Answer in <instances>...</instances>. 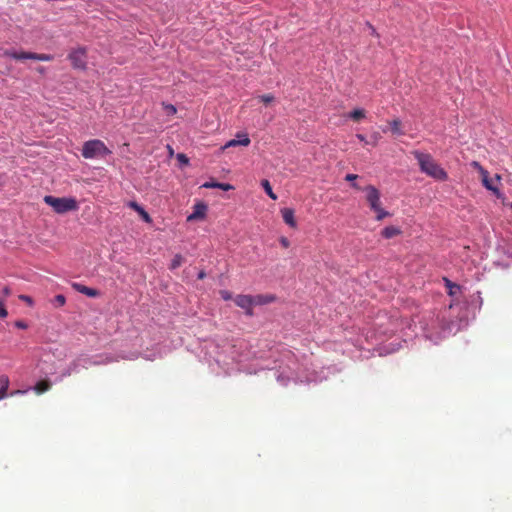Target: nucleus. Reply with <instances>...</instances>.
<instances>
[{"label":"nucleus","instance_id":"nucleus-1","mask_svg":"<svg viewBox=\"0 0 512 512\" xmlns=\"http://www.w3.org/2000/svg\"><path fill=\"white\" fill-rule=\"evenodd\" d=\"M413 155L418 161L421 172L436 180H447V172L432 158L430 154L414 151Z\"/></svg>","mask_w":512,"mask_h":512},{"label":"nucleus","instance_id":"nucleus-2","mask_svg":"<svg viewBox=\"0 0 512 512\" xmlns=\"http://www.w3.org/2000/svg\"><path fill=\"white\" fill-rule=\"evenodd\" d=\"M81 153L85 159H93L105 157L110 155L112 152L103 141L99 139H93L86 141L83 144Z\"/></svg>","mask_w":512,"mask_h":512},{"label":"nucleus","instance_id":"nucleus-3","mask_svg":"<svg viewBox=\"0 0 512 512\" xmlns=\"http://www.w3.org/2000/svg\"><path fill=\"white\" fill-rule=\"evenodd\" d=\"M363 190L366 192V200L370 209L376 213V220L381 221L390 215L389 212L382 208L380 192L375 186L368 185Z\"/></svg>","mask_w":512,"mask_h":512},{"label":"nucleus","instance_id":"nucleus-4","mask_svg":"<svg viewBox=\"0 0 512 512\" xmlns=\"http://www.w3.org/2000/svg\"><path fill=\"white\" fill-rule=\"evenodd\" d=\"M43 200L47 205L51 206L53 210L58 214H64L66 212L75 211L78 209V203L74 198H59L51 195H46Z\"/></svg>","mask_w":512,"mask_h":512},{"label":"nucleus","instance_id":"nucleus-5","mask_svg":"<svg viewBox=\"0 0 512 512\" xmlns=\"http://www.w3.org/2000/svg\"><path fill=\"white\" fill-rule=\"evenodd\" d=\"M115 361L117 359L110 355L100 356L98 360L94 361L89 358H79L70 363L65 375H71L73 372H76L79 366L87 368L89 365H105Z\"/></svg>","mask_w":512,"mask_h":512},{"label":"nucleus","instance_id":"nucleus-6","mask_svg":"<svg viewBox=\"0 0 512 512\" xmlns=\"http://www.w3.org/2000/svg\"><path fill=\"white\" fill-rule=\"evenodd\" d=\"M68 59L74 69L85 70L87 68V49L79 46L68 54Z\"/></svg>","mask_w":512,"mask_h":512},{"label":"nucleus","instance_id":"nucleus-7","mask_svg":"<svg viewBox=\"0 0 512 512\" xmlns=\"http://www.w3.org/2000/svg\"><path fill=\"white\" fill-rule=\"evenodd\" d=\"M234 301L238 307L245 310L246 315H253V296L240 294L234 298Z\"/></svg>","mask_w":512,"mask_h":512},{"label":"nucleus","instance_id":"nucleus-8","mask_svg":"<svg viewBox=\"0 0 512 512\" xmlns=\"http://www.w3.org/2000/svg\"><path fill=\"white\" fill-rule=\"evenodd\" d=\"M128 206L133 209L134 211H136L139 216L142 218V220L146 223H152V218L151 216L145 211V209L140 206L137 202L135 201H130L128 203Z\"/></svg>","mask_w":512,"mask_h":512},{"label":"nucleus","instance_id":"nucleus-9","mask_svg":"<svg viewBox=\"0 0 512 512\" xmlns=\"http://www.w3.org/2000/svg\"><path fill=\"white\" fill-rule=\"evenodd\" d=\"M4 56L13 58L15 60H27V59L33 60V52H26V51L16 52V51H12V50H6V51H4Z\"/></svg>","mask_w":512,"mask_h":512},{"label":"nucleus","instance_id":"nucleus-10","mask_svg":"<svg viewBox=\"0 0 512 512\" xmlns=\"http://www.w3.org/2000/svg\"><path fill=\"white\" fill-rule=\"evenodd\" d=\"M281 215L284 222L292 228L296 227V220L294 217V210L292 208L281 209Z\"/></svg>","mask_w":512,"mask_h":512},{"label":"nucleus","instance_id":"nucleus-11","mask_svg":"<svg viewBox=\"0 0 512 512\" xmlns=\"http://www.w3.org/2000/svg\"><path fill=\"white\" fill-rule=\"evenodd\" d=\"M237 137L239 139H232V140L228 141L225 144L224 148L234 147L237 145L248 146L251 142L250 138L248 137L247 134H239V135H237Z\"/></svg>","mask_w":512,"mask_h":512},{"label":"nucleus","instance_id":"nucleus-12","mask_svg":"<svg viewBox=\"0 0 512 512\" xmlns=\"http://www.w3.org/2000/svg\"><path fill=\"white\" fill-rule=\"evenodd\" d=\"M206 205L197 204L194 207V212L187 217L188 221L204 218L206 213Z\"/></svg>","mask_w":512,"mask_h":512},{"label":"nucleus","instance_id":"nucleus-13","mask_svg":"<svg viewBox=\"0 0 512 512\" xmlns=\"http://www.w3.org/2000/svg\"><path fill=\"white\" fill-rule=\"evenodd\" d=\"M276 297L274 295H256L253 296L254 305H265L274 302Z\"/></svg>","mask_w":512,"mask_h":512},{"label":"nucleus","instance_id":"nucleus-14","mask_svg":"<svg viewBox=\"0 0 512 512\" xmlns=\"http://www.w3.org/2000/svg\"><path fill=\"white\" fill-rule=\"evenodd\" d=\"M73 287L80 293L89 296V297H96L98 296L99 292L93 288L87 287L82 284H74Z\"/></svg>","mask_w":512,"mask_h":512},{"label":"nucleus","instance_id":"nucleus-15","mask_svg":"<svg viewBox=\"0 0 512 512\" xmlns=\"http://www.w3.org/2000/svg\"><path fill=\"white\" fill-rule=\"evenodd\" d=\"M202 187L204 188H218V189H221V190H224V191H229L231 189H233V186L228 184V183H220V182H215V181H211V182H205Z\"/></svg>","mask_w":512,"mask_h":512},{"label":"nucleus","instance_id":"nucleus-16","mask_svg":"<svg viewBox=\"0 0 512 512\" xmlns=\"http://www.w3.org/2000/svg\"><path fill=\"white\" fill-rule=\"evenodd\" d=\"M401 231L400 229H398L397 227H394V226H387L385 227L382 232H381V235L386 238V239H390V238H393L394 236L400 234Z\"/></svg>","mask_w":512,"mask_h":512},{"label":"nucleus","instance_id":"nucleus-17","mask_svg":"<svg viewBox=\"0 0 512 512\" xmlns=\"http://www.w3.org/2000/svg\"><path fill=\"white\" fill-rule=\"evenodd\" d=\"M51 388V383L49 380H41L36 383L34 390L37 394H42L48 391Z\"/></svg>","mask_w":512,"mask_h":512},{"label":"nucleus","instance_id":"nucleus-18","mask_svg":"<svg viewBox=\"0 0 512 512\" xmlns=\"http://www.w3.org/2000/svg\"><path fill=\"white\" fill-rule=\"evenodd\" d=\"M366 116V112L364 109H354L353 111H351L349 114H348V117L351 118L352 120L358 122L362 119H364Z\"/></svg>","mask_w":512,"mask_h":512},{"label":"nucleus","instance_id":"nucleus-19","mask_svg":"<svg viewBox=\"0 0 512 512\" xmlns=\"http://www.w3.org/2000/svg\"><path fill=\"white\" fill-rule=\"evenodd\" d=\"M389 124L393 134L403 135V131L401 130V121L399 119H394L389 122Z\"/></svg>","mask_w":512,"mask_h":512},{"label":"nucleus","instance_id":"nucleus-20","mask_svg":"<svg viewBox=\"0 0 512 512\" xmlns=\"http://www.w3.org/2000/svg\"><path fill=\"white\" fill-rule=\"evenodd\" d=\"M261 185L271 199H277V195L273 192L270 182L267 179L262 180Z\"/></svg>","mask_w":512,"mask_h":512},{"label":"nucleus","instance_id":"nucleus-21","mask_svg":"<svg viewBox=\"0 0 512 512\" xmlns=\"http://www.w3.org/2000/svg\"><path fill=\"white\" fill-rule=\"evenodd\" d=\"M184 262V258L180 254H176L170 264V269L174 270L180 267Z\"/></svg>","mask_w":512,"mask_h":512},{"label":"nucleus","instance_id":"nucleus-22","mask_svg":"<svg viewBox=\"0 0 512 512\" xmlns=\"http://www.w3.org/2000/svg\"><path fill=\"white\" fill-rule=\"evenodd\" d=\"M53 56L50 55V54H43V53H34L33 52V60H38V61H52L53 60Z\"/></svg>","mask_w":512,"mask_h":512},{"label":"nucleus","instance_id":"nucleus-23","mask_svg":"<svg viewBox=\"0 0 512 512\" xmlns=\"http://www.w3.org/2000/svg\"><path fill=\"white\" fill-rule=\"evenodd\" d=\"M481 177H482V182H483V185L485 186V188H487L488 190H491L493 192L497 191V188L494 187L492 185L491 181L489 180V173H488V171L486 172L485 177L484 176H481Z\"/></svg>","mask_w":512,"mask_h":512},{"label":"nucleus","instance_id":"nucleus-24","mask_svg":"<svg viewBox=\"0 0 512 512\" xmlns=\"http://www.w3.org/2000/svg\"><path fill=\"white\" fill-rule=\"evenodd\" d=\"M471 166L476 169L481 176H484L485 177V174L487 172V170L478 162V161H473L471 163Z\"/></svg>","mask_w":512,"mask_h":512},{"label":"nucleus","instance_id":"nucleus-25","mask_svg":"<svg viewBox=\"0 0 512 512\" xmlns=\"http://www.w3.org/2000/svg\"><path fill=\"white\" fill-rule=\"evenodd\" d=\"M446 286L449 288V293L452 295L455 293L454 290H459V285L452 283L450 280L445 278Z\"/></svg>","mask_w":512,"mask_h":512},{"label":"nucleus","instance_id":"nucleus-26","mask_svg":"<svg viewBox=\"0 0 512 512\" xmlns=\"http://www.w3.org/2000/svg\"><path fill=\"white\" fill-rule=\"evenodd\" d=\"M260 101H262L264 104H270L274 101V96L272 94H264L259 96Z\"/></svg>","mask_w":512,"mask_h":512},{"label":"nucleus","instance_id":"nucleus-27","mask_svg":"<svg viewBox=\"0 0 512 512\" xmlns=\"http://www.w3.org/2000/svg\"><path fill=\"white\" fill-rule=\"evenodd\" d=\"M163 107H164V110L166 111V113L168 115H174L177 112L176 107L174 105H172V104H165V103H163Z\"/></svg>","mask_w":512,"mask_h":512},{"label":"nucleus","instance_id":"nucleus-28","mask_svg":"<svg viewBox=\"0 0 512 512\" xmlns=\"http://www.w3.org/2000/svg\"><path fill=\"white\" fill-rule=\"evenodd\" d=\"M4 303V299L0 297V318H5L8 315Z\"/></svg>","mask_w":512,"mask_h":512},{"label":"nucleus","instance_id":"nucleus-29","mask_svg":"<svg viewBox=\"0 0 512 512\" xmlns=\"http://www.w3.org/2000/svg\"><path fill=\"white\" fill-rule=\"evenodd\" d=\"M54 302L58 305V306H63L65 303H66V298L64 295L62 294H58L55 296L54 298Z\"/></svg>","mask_w":512,"mask_h":512},{"label":"nucleus","instance_id":"nucleus-30","mask_svg":"<svg viewBox=\"0 0 512 512\" xmlns=\"http://www.w3.org/2000/svg\"><path fill=\"white\" fill-rule=\"evenodd\" d=\"M19 299L21 301L25 302L29 306H33V304H34L33 299L30 296H28V295H24V294L19 295Z\"/></svg>","mask_w":512,"mask_h":512},{"label":"nucleus","instance_id":"nucleus-31","mask_svg":"<svg viewBox=\"0 0 512 512\" xmlns=\"http://www.w3.org/2000/svg\"><path fill=\"white\" fill-rule=\"evenodd\" d=\"M0 385L4 388H9V378L7 375L0 376Z\"/></svg>","mask_w":512,"mask_h":512},{"label":"nucleus","instance_id":"nucleus-32","mask_svg":"<svg viewBox=\"0 0 512 512\" xmlns=\"http://www.w3.org/2000/svg\"><path fill=\"white\" fill-rule=\"evenodd\" d=\"M380 139H381V135L379 132H374L371 134V143L373 145H377V143Z\"/></svg>","mask_w":512,"mask_h":512},{"label":"nucleus","instance_id":"nucleus-33","mask_svg":"<svg viewBox=\"0 0 512 512\" xmlns=\"http://www.w3.org/2000/svg\"><path fill=\"white\" fill-rule=\"evenodd\" d=\"M177 159L182 164L187 165L189 163V159L187 158V156L185 154H182V153L178 154Z\"/></svg>","mask_w":512,"mask_h":512},{"label":"nucleus","instance_id":"nucleus-34","mask_svg":"<svg viewBox=\"0 0 512 512\" xmlns=\"http://www.w3.org/2000/svg\"><path fill=\"white\" fill-rule=\"evenodd\" d=\"M220 295L221 297L224 299V300H230L232 299V294L231 292L227 291V290H221L220 291Z\"/></svg>","mask_w":512,"mask_h":512},{"label":"nucleus","instance_id":"nucleus-35","mask_svg":"<svg viewBox=\"0 0 512 512\" xmlns=\"http://www.w3.org/2000/svg\"><path fill=\"white\" fill-rule=\"evenodd\" d=\"M279 241L284 248H288L290 246V241L286 237H281Z\"/></svg>","mask_w":512,"mask_h":512},{"label":"nucleus","instance_id":"nucleus-36","mask_svg":"<svg viewBox=\"0 0 512 512\" xmlns=\"http://www.w3.org/2000/svg\"><path fill=\"white\" fill-rule=\"evenodd\" d=\"M2 294H3L2 298L5 300L11 294L10 288L8 286L3 287Z\"/></svg>","mask_w":512,"mask_h":512},{"label":"nucleus","instance_id":"nucleus-37","mask_svg":"<svg viewBox=\"0 0 512 512\" xmlns=\"http://www.w3.org/2000/svg\"><path fill=\"white\" fill-rule=\"evenodd\" d=\"M8 388L0 387V400L7 396Z\"/></svg>","mask_w":512,"mask_h":512},{"label":"nucleus","instance_id":"nucleus-38","mask_svg":"<svg viewBox=\"0 0 512 512\" xmlns=\"http://www.w3.org/2000/svg\"><path fill=\"white\" fill-rule=\"evenodd\" d=\"M357 178H358V175H356V174H347L345 177V179L347 181H351V182L355 181Z\"/></svg>","mask_w":512,"mask_h":512},{"label":"nucleus","instance_id":"nucleus-39","mask_svg":"<svg viewBox=\"0 0 512 512\" xmlns=\"http://www.w3.org/2000/svg\"><path fill=\"white\" fill-rule=\"evenodd\" d=\"M15 325H16V327L21 328V329L27 328V325L24 322H22V321L16 322Z\"/></svg>","mask_w":512,"mask_h":512},{"label":"nucleus","instance_id":"nucleus-40","mask_svg":"<svg viewBox=\"0 0 512 512\" xmlns=\"http://www.w3.org/2000/svg\"><path fill=\"white\" fill-rule=\"evenodd\" d=\"M206 276L205 272L204 271H200L199 274H198V279H204Z\"/></svg>","mask_w":512,"mask_h":512},{"label":"nucleus","instance_id":"nucleus-41","mask_svg":"<svg viewBox=\"0 0 512 512\" xmlns=\"http://www.w3.org/2000/svg\"><path fill=\"white\" fill-rule=\"evenodd\" d=\"M369 28L371 30V34L377 35L376 30H375V28L372 25L369 24Z\"/></svg>","mask_w":512,"mask_h":512},{"label":"nucleus","instance_id":"nucleus-42","mask_svg":"<svg viewBox=\"0 0 512 512\" xmlns=\"http://www.w3.org/2000/svg\"><path fill=\"white\" fill-rule=\"evenodd\" d=\"M356 137L360 140V141H365V136L362 135V134H357Z\"/></svg>","mask_w":512,"mask_h":512},{"label":"nucleus","instance_id":"nucleus-43","mask_svg":"<svg viewBox=\"0 0 512 512\" xmlns=\"http://www.w3.org/2000/svg\"><path fill=\"white\" fill-rule=\"evenodd\" d=\"M352 187L357 189V190H362V188L355 182L352 183Z\"/></svg>","mask_w":512,"mask_h":512},{"label":"nucleus","instance_id":"nucleus-44","mask_svg":"<svg viewBox=\"0 0 512 512\" xmlns=\"http://www.w3.org/2000/svg\"><path fill=\"white\" fill-rule=\"evenodd\" d=\"M20 393H24V391L17 390V391L12 392V395H14V394H20Z\"/></svg>","mask_w":512,"mask_h":512},{"label":"nucleus","instance_id":"nucleus-45","mask_svg":"<svg viewBox=\"0 0 512 512\" xmlns=\"http://www.w3.org/2000/svg\"><path fill=\"white\" fill-rule=\"evenodd\" d=\"M495 178H496V180H500L501 179V177L499 175H496Z\"/></svg>","mask_w":512,"mask_h":512}]
</instances>
